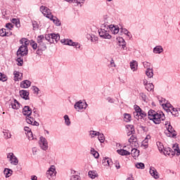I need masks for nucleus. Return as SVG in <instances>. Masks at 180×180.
Segmentation results:
<instances>
[{
    "mask_svg": "<svg viewBox=\"0 0 180 180\" xmlns=\"http://www.w3.org/2000/svg\"><path fill=\"white\" fill-rule=\"evenodd\" d=\"M21 43L22 45L19 48L17 51V61L18 65L22 66L23 65V59H21V57L27 56V45L29 44V40L26 39H21Z\"/></svg>",
    "mask_w": 180,
    "mask_h": 180,
    "instance_id": "1",
    "label": "nucleus"
},
{
    "mask_svg": "<svg viewBox=\"0 0 180 180\" xmlns=\"http://www.w3.org/2000/svg\"><path fill=\"white\" fill-rule=\"evenodd\" d=\"M148 115V119L153 120L155 124H160L161 122L165 120V115L162 112H156L154 110H150Z\"/></svg>",
    "mask_w": 180,
    "mask_h": 180,
    "instance_id": "2",
    "label": "nucleus"
},
{
    "mask_svg": "<svg viewBox=\"0 0 180 180\" xmlns=\"http://www.w3.org/2000/svg\"><path fill=\"white\" fill-rule=\"evenodd\" d=\"M40 12L43 13L44 16H46V18H48V19L52 20L54 25H56V26H60V25H61V22L58 20V18L51 15V11L49 8L42 6L40 7Z\"/></svg>",
    "mask_w": 180,
    "mask_h": 180,
    "instance_id": "3",
    "label": "nucleus"
},
{
    "mask_svg": "<svg viewBox=\"0 0 180 180\" xmlns=\"http://www.w3.org/2000/svg\"><path fill=\"white\" fill-rule=\"evenodd\" d=\"M98 34L103 39H112V36L109 34V25H102L101 28L98 30Z\"/></svg>",
    "mask_w": 180,
    "mask_h": 180,
    "instance_id": "4",
    "label": "nucleus"
},
{
    "mask_svg": "<svg viewBox=\"0 0 180 180\" xmlns=\"http://www.w3.org/2000/svg\"><path fill=\"white\" fill-rule=\"evenodd\" d=\"M165 127L167 129L165 133L167 137H175L176 136V132L172 127V125H171V122L166 121L165 123Z\"/></svg>",
    "mask_w": 180,
    "mask_h": 180,
    "instance_id": "5",
    "label": "nucleus"
},
{
    "mask_svg": "<svg viewBox=\"0 0 180 180\" xmlns=\"http://www.w3.org/2000/svg\"><path fill=\"white\" fill-rule=\"evenodd\" d=\"M87 107L88 104L82 101H79L74 105V108L77 112H84Z\"/></svg>",
    "mask_w": 180,
    "mask_h": 180,
    "instance_id": "6",
    "label": "nucleus"
},
{
    "mask_svg": "<svg viewBox=\"0 0 180 180\" xmlns=\"http://www.w3.org/2000/svg\"><path fill=\"white\" fill-rule=\"evenodd\" d=\"M61 43H64L66 46H72L75 47L76 50H79L81 49V44L78 42H74L72 40L69 39H63L60 40Z\"/></svg>",
    "mask_w": 180,
    "mask_h": 180,
    "instance_id": "7",
    "label": "nucleus"
},
{
    "mask_svg": "<svg viewBox=\"0 0 180 180\" xmlns=\"http://www.w3.org/2000/svg\"><path fill=\"white\" fill-rule=\"evenodd\" d=\"M7 160L11 165L16 166L19 164V160L13 153H9L7 154Z\"/></svg>",
    "mask_w": 180,
    "mask_h": 180,
    "instance_id": "8",
    "label": "nucleus"
},
{
    "mask_svg": "<svg viewBox=\"0 0 180 180\" xmlns=\"http://www.w3.org/2000/svg\"><path fill=\"white\" fill-rule=\"evenodd\" d=\"M56 166L52 165L46 172V178H48V179H56Z\"/></svg>",
    "mask_w": 180,
    "mask_h": 180,
    "instance_id": "9",
    "label": "nucleus"
},
{
    "mask_svg": "<svg viewBox=\"0 0 180 180\" xmlns=\"http://www.w3.org/2000/svg\"><path fill=\"white\" fill-rule=\"evenodd\" d=\"M133 150V147L131 145L124 146V149L117 150V153L120 154V155H130L131 150Z\"/></svg>",
    "mask_w": 180,
    "mask_h": 180,
    "instance_id": "10",
    "label": "nucleus"
},
{
    "mask_svg": "<svg viewBox=\"0 0 180 180\" xmlns=\"http://www.w3.org/2000/svg\"><path fill=\"white\" fill-rule=\"evenodd\" d=\"M39 144L41 150H44V151L49 149V142H47V139H46V138L41 136L39 138Z\"/></svg>",
    "mask_w": 180,
    "mask_h": 180,
    "instance_id": "11",
    "label": "nucleus"
},
{
    "mask_svg": "<svg viewBox=\"0 0 180 180\" xmlns=\"http://www.w3.org/2000/svg\"><path fill=\"white\" fill-rule=\"evenodd\" d=\"M149 173L154 179H160V174H158L157 169L154 167H150Z\"/></svg>",
    "mask_w": 180,
    "mask_h": 180,
    "instance_id": "12",
    "label": "nucleus"
},
{
    "mask_svg": "<svg viewBox=\"0 0 180 180\" xmlns=\"http://www.w3.org/2000/svg\"><path fill=\"white\" fill-rule=\"evenodd\" d=\"M46 39H44V35H39L37 37V43H39V46H41V49H43V50H46V43H44Z\"/></svg>",
    "mask_w": 180,
    "mask_h": 180,
    "instance_id": "13",
    "label": "nucleus"
},
{
    "mask_svg": "<svg viewBox=\"0 0 180 180\" xmlns=\"http://www.w3.org/2000/svg\"><path fill=\"white\" fill-rule=\"evenodd\" d=\"M22 115L29 117L32 115V108L27 105H25L22 109Z\"/></svg>",
    "mask_w": 180,
    "mask_h": 180,
    "instance_id": "14",
    "label": "nucleus"
},
{
    "mask_svg": "<svg viewBox=\"0 0 180 180\" xmlns=\"http://www.w3.org/2000/svg\"><path fill=\"white\" fill-rule=\"evenodd\" d=\"M108 30L113 33V34H117L119 33V27L115 25H109Z\"/></svg>",
    "mask_w": 180,
    "mask_h": 180,
    "instance_id": "15",
    "label": "nucleus"
},
{
    "mask_svg": "<svg viewBox=\"0 0 180 180\" xmlns=\"http://www.w3.org/2000/svg\"><path fill=\"white\" fill-rule=\"evenodd\" d=\"M133 115L135 119H137V120H139V119H143V117H146L147 114H146V112H134Z\"/></svg>",
    "mask_w": 180,
    "mask_h": 180,
    "instance_id": "16",
    "label": "nucleus"
},
{
    "mask_svg": "<svg viewBox=\"0 0 180 180\" xmlns=\"http://www.w3.org/2000/svg\"><path fill=\"white\" fill-rule=\"evenodd\" d=\"M103 19H104V24L103 25H107V26H109L110 23H113V18L109 15H105Z\"/></svg>",
    "mask_w": 180,
    "mask_h": 180,
    "instance_id": "17",
    "label": "nucleus"
},
{
    "mask_svg": "<svg viewBox=\"0 0 180 180\" xmlns=\"http://www.w3.org/2000/svg\"><path fill=\"white\" fill-rule=\"evenodd\" d=\"M88 176L91 179H95V178H98V172H96L95 170H90L88 172Z\"/></svg>",
    "mask_w": 180,
    "mask_h": 180,
    "instance_id": "18",
    "label": "nucleus"
},
{
    "mask_svg": "<svg viewBox=\"0 0 180 180\" xmlns=\"http://www.w3.org/2000/svg\"><path fill=\"white\" fill-rule=\"evenodd\" d=\"M20 95L21 98H22L23 99H25L26 101L29 99V93L26 90L20 91Z\"/></svg>",
    "mask_w": 180,
    "mask_h": 180,
    "instance_id": "19",
    "label": "nucleus"
},
{
    "mask_svg": "<svg viewBox=\"0 0 180 180\" xmlns=\"http://www.w3.org/2000/svg\"><path fill=\"white\" fill-rule=\"evenodd\" d=\"M130 68L131 71H137V68L139 67V64L137 63V61L133 60L130 62Z\"/></svg>",
    "mask_w": 180,
    "mask_h": 180,
    "instance_id": "20",
    "label": "nucleus"
},
{
    "mask_svg": "<svg viewBox=\"0 0 180 180\" xmlns=\"http://www.w3.org/2000/svg\"><path fill=\"white\" fill-rule=\"evenodd\" d=\"M30 85H32V82L29 80H24L20 83V87L24 89L29 88Z\"/></svg>",
    "mask_w": 180,
    "mask_h": 180,
    "instance_id": "21",
    "label": "nucleus"
},
{
    "mask_svg": "<svg viewBox=\"0 0 180 180\" xmlns=\"http://www.w3.org/2000/svg\"><path fill=\"white\" fill-rule=\"evenodd\" d=\"M4 174L6 176V178H9V176H12V174H13V171L9 168H5L4 170Z\"/></svg>",
    "mask_w": 180,
    "mask_h": 180,
    "instance_id": "22",
    "label": "nucleus"
},
{
    "mask_svg": "<svg viewBox=\"0 0 180 180\" xmlns=\"http://www.w3.org/2000/svg\"><path fill=\"white\" fill-rule=\"evenodd\" d=\"M162 51H164V49L161 46H156L153 49V53L155 54H161V53H162Z\"/></svg>",
    "mask_w": 180,
    "mask_h": 180,
    "instance_id": "23",
    "label": "nucleus"
},
{
    "mask_svg": "<svg viewBox=\"0 0 180 180\" xmlns=\"http://www.w3.org/2000/svg\"><path fill=\"white\" fill-rule=\"evenodd\" d=\"M110 164H112V160H110L109 158H105L103 159V165L104 167H110Z\"/></svg>",
    "mask_w": 180,
    "mask_h": 180,
    "instance_id": "24",
    "label": "nucleus"
},
{
    "mask_svg": "<svg viewBox=\"0 0 180 180\" xmlns=\"http://www.w3.org/2000/svg\"><path fill=\"white\" fill-rule=\"evenodd\" d=\"M130 154L134 158H136L140 155V150H137L136 148H132Z\"/></svg>",
    "mask_w": 180,
    "mask_h": 180,
    "instance_id": "25",
    "label": "nucleus"
},
{
    "mask_svg": "<svg viewBox=\"0 0 180 180\" xmlns=\"http://www.w3.org/2000/svg\"><path fill=\"white\" fill-rule=\"evenodd\" d=\"M13 74L15 81H19V79H22V77H23V75L18 71H14Z\"/></svg>",
    "mask_w": 180,
    "mask_h": 180,
    "instance_id": "26",
    "label": "nucleus"
},
{
    "mask_svg": "<svg viewBox=\"0 0 180 180\" xmlns=\"http://www.w3.org/2000/svg\"><path fill=\"white\" fill-rule=\"evenodd\" d=\"M172 105H171V103H166L165 106L163 107V109H165V110H166V112H167V113H172Z\"/></svg>",
    "mask_w": 180,
    "mask_h": 180,
    "instance_id": "27",
    "label": "nucleus"
},
{
    "mask_svg": "<svg viewBox=\"0 0 180 180\" xmlns=\"http://www.w3.org/2000/svg\"><path fill=\"white\" fill-rule=\"evenodd\" d=\"M11 108H12V109L18 110L20 108V104H19V102H18V101L14 100L11 103Z\"/></svg>",
    "mask_w": 180,
    "mask_h": 180,
    "instance_id": "28",
    "label": "nucleus"
},
{
    "mask_svg": "<svg viewBox=\"0 0 180 180\" xmlns=\"http://www.w3.org/2000/svg\"><path fill=\"white\" fill-rule=\"evenodd\" d=\"M172 148L174 153H176V155L177 156H179L180 155L179 145H178V143H175L173 145Z\"/></svg>",
    "mask_w": 180,
    "mask_h": 180,
    "instance_id": "29",
    "label": "nucleus"
},
{
    "mask_svg": "<svg viewBox=\"0 0 180 180\" xmlns=\"http://www.w3.org/2000/svg\"><path fill=\"white\" fill-rule=\"evenodd\" d=\"M121 32L125 34V36H127L128 39H131V33L127 30L126 28H122L121 29Z\"/></svg>",
    "mask_w": 180,
    "mask_h": 180,
    "instance_id": "30",
    "label": "nucleus"
},
{
    "mask_svg": "<svg viewBox=\"0 0 180 180\" xmlns=\"http://www.w3.org/2000/svg\"><path fill=\"white\" fill-rule=\"evenodd\" d=\"M51 40H53V43H54V41H56V43H57L59 40H60V34H54L53 33L52 35H51Z\"/></svg>",
    "mask_w": 180,
    "mask_h": 180,
    "instance_id": "31",
    "label": "nucleus"
},
{
    "mask_svg": "<svg viewBox=\"0 0 180 180\" xmlns=\"http://www.w3.org/2000/svg\"><path fill=\"white\" fill-rule=\"evenodd\" d=\"M86 37L89 40H91V41H98V37L94 34H88Z\"/></svg>",
    "mask_w": 180,
    "mask_h": 180,
    "instance_id": "32",
    "label": "nucleus"
},
{
    "mask_svg": "<svg viewBox=\"0 0 180 180\" xmlns=\"http://www.w3.org/2000/svg\"><path fill=\"white\" fill-rule=\"evenodd\" d=\"M91 154L94 157V158H99V153L98 151L95 150L94 148H91L90 150Z\"/></svg>",
    "mask_w": 180,
    "mask_h": 180,
    "instance_id": "33",
    "label": "nucleus"
},
{
    "mask_svg": "<svg viewBox=\"0 0 180 180\" xmlns=\"http://www.w3.org/2000/svg\"><path fill=\"white\" fill-rule=\"evenodd\" d=\"M146 74L147 77H148V78H153V77L154 76V73L153 72V68L146 70Z\"/></svg>",
    "mask_w": 180,
    "mask_h": 180,
    "instance_id": "34",
    "label": "nucleus"
},
{
    "mask_svg": "<svg viewBox=\"0 0 180 180\" xmlns=\"http://www.w3.org/2000/svg\"><path fill=\"white\" fill-rule=\"evenodd\" d=\"M63 117L65 120V124H66V126H71V121L70 120V117L65 115Z\"/></svg>",
    "mask_w": 180,
    "mask_h": 180,
    "instance_id": "35",
    "label": "nucleus"
},
{
    "mask_svg": "<svg viewBox=\"0 0 180 180\" xmlns=\"http://www.w3.org/2000/svg\"><path fill=\"white\" fill-rule=\"evenodd\" d=\"M98 139L100 141V143H105V135L98 132Z\"/></svg>",
    "mask_w": 180,
    "mask_h": 180,
    "instance_id": "36",
    "label": "nucleus"
},
{
    "mask_svg": "<svg viewBox=\"0 0 180 180\" xmlns=\"http://www.w3.org/2000/svg\"><path fill=\"white\" fill-rule=\"evenodd\" d=\"M98 134H99V132L96 131H89V136L91 139L96 137V136H98Z\"/></svg>",
    "mask_w": 180,
    "mask_h": 180,
    "instance_id": "37",
    "label": "nucleus"
},
{
    "mask_svg": "<svg viewBox=\"0 0 180 180\" xmlns=\"http://www.w3.org/2000/svg\"><path fill=\"white\" fill-rule=\"evenodd\" d=\"M127 129L129 131V136L130 134H133L134 133V126L131 124L127 125Z\"/></svg>",
    "mask_w": 180,
    "mask_h": 180,
    "instance_id": "38",
    "label": "nucleus"
},
{
    "mask_svg": "<svg viewBox=\"0 0 180 180\" xmlns=\"http://www.w3.org/2000/svg\"><path fill=\"white\" fill-rule=\"evenodd\" d=\"M124 120L127 122H130L131 120V115L127 113L124 114Z\"/></svg>",
    "mask_w": 180,
    "mask_h": 180,
    "instance_id": "39",
    "label": "nucleus"
},
{
    "mask_svg": "<svg viewBox=\"0 0 180 180\" xmlns=\"http://www.w3.org/2000/svg\"><path fill=\"white\" fill-rule=\"evenodd\" d=\"M158 101H159L160 105H161L162 108H165V105H167V103H165V100L162 97H159Z\"/></svg>",
    "mask_w": 180,
    "mask_h": 180,
    "instance_id": "40",
    "label": "nucleus"
},
{
    "mask_svg": "<svg viewBox=\"0 0 180 180\" xmlns=\"http://www.w3.org/2000/svg\"><path fill=\"white\" fill-rule=\"evenodd\" d=\"M51 36H53V34H48L45 35V40H47L51 44H53V39H51Z\"/></svg>",
    "mask_w": 180,
    "mask_h": 180,
    "instance_id": "41",
    "label": "nucleus"
},
{
    "mask_svg": "<svg viewBox=\"0 0 180 180\" xmlns=\"http://www.w3.org/2000/svg\"><path fill=\"white\" fill-rule=\"evenodd\" d=\"M146 89H147V91H153V89H154V84H153V83H149L146 84Z\"/></svg>",
    "mask_w": 180,
    "mask_h": 180,
    "instance_id": "42",
    "label": "nucleus"
},
{
    "mask_svg": "<svg viewBox=\"0 0 180 180\" xmlns=\"http://www.w3.org/2000/svg\"><path fill=\"white\" fill-rule=\"evenodd\" d=\"M172 115L173 116H175V117H178V116H179V115H178V108H175L173 106L172 109Z\"/></svg>",
    "mask_w": 180,
    "mask_h": 180,
    "instance_id": "43",
    "label": "nucleus"
},
{
    "mask_svg": "<svg viewBox=\"0 0 180 180\" xmlns=\"http://www.w3.org/2000/svg\"><path fill=\"white\" fill-rule=\"evenodd\" d=\"M135 167L138 168V169H144V163L143 162L136 163Z\"/></svg>",
    "mask_w": 180,
    "mask_h": 180,
    "instance_id": "44",
    "label": "nucleus"
},
{
    "mask_svg": "<svg viewBox=\"0 0 180 180\" xmlns=\"http://www.w3.org/2000/svg\"><path fill=\"white\" fill-rule=\"evenodd\" d=\"M143 67L144 68L147 70H151L153 68V67L151 66V63H148V62H144L143 63Z\"/></svg>",
    "mask_w": 180,
    "mask_h": 180,
    "instance_id": "45",
    "label": "nucleus"
},
{
    "mask_svg": "<svg viewBox=\"0 0 180 180\" xmlns=\"http://www.w3.org/2000/svg\"><path fill=\"white\" fill-rule=\"evenodd\" d=\"M157 146L159 151L160 153H162V151L164 150V145H162L161 142H157Z\"/></svg>",
    "mask_w": 180,
    "mask_h": 180,
    "instance_id": "46",
    "label": "nucleus"
},
{
    "mask_svg": "<svg viewBox=\"0 0 180 180\" xmlns=\"http://www.w3.org/2000/svg\"><path fill=\"white\" fill-rule=\"evenodd\" d=\"M5 139H11L12 137V134H11V131H6L4 132Z\"/></svg>",
    "mask_w": 180,
    "mask_h": 180,
    "instance_id": "47",
    "label": "nucleus"
},
{
    "mask_svg": "<svg viewBox=\"0 0 180 180\" xmlns=\"http://www.w3.org/2000/svg\"><path fill=\"white\" fill-rule=\"evenodd\" d=\"M6 34H8V32H6V29L2 28L1 30H0V36L4 37L6 36Z\"/></svg>",
    "mask_w": 180,
    "mask_h": 180,
    "instance_id": "48",
    "label": "nucleus"
},
{
    "mask_svg": "<svg viewBox=\"0 0 180 180\" xmlns=\"http://www.w3.org/2000/svg\"><path fill=\"white\" fill-rule=\"evenodd\" d=\"M34 121V119L30 116L29 117H27V119H26V122L27 123H28L29 124H33V122Z\"/></svg>",
    "mask_w": 180,
    "mask_h": 180,
    "instance_id": "49",
    "label": "nucleus"
},
{
    "mask_svg": "<svg viewBox=\"0 0 180 180\" xmlns=\"http://www.w3.org/2000/svg\"><path fill=\"white\" fill-rule=\"evenodd\" d=\"M7 79H8V77H6V75L2 73H0V81L5 82V81H6Z\"/></svg>",
    "mask_w": 180,
    "mask_h": 180,
    "instance_id": "50",
    "label": "nucleus"
},
{
    "mask_svg": "<svg viewBox=\"0 0 180 180\" xmlns=\"http://www.w3.org/2000/svg\"><path fill=\"white\" fill-rule=\"evenodd\" d=\"M134 112H138V113H145L144 112V111H142L141 110V108H140V107H139V106H135V108H134Z\"/></svg>",
    "mask_w": 180,
    "mask_h": 180,
    "instance_id": "51",
    "label": "nucleus"
},
{
    "mask_svg": "<svg viewBox=\"0 0 180 180\" xmlns=\"http://www.w3.org/2000/svg\"><path fill=\"white\" fill-rule=\"evenodd\" d=\"M6 27L8 30H12V29H13V25H12V23H11V22H8V23L6 24Z\"/></svg>",
    "mask_w": 180,
    "mask_h": 180,
    "instance_id": "52",
    "label": "nucleus"
},
{
    "mask_svg": "<svg viewBox=\"0 0 180 180\" xmlns=\"http://www.w3.org/2000/svg\"><path fill=\"white\" fill-rule=\"evenodd\" d=\"M11 22H12V23H15V26H17V27H19V26H20V24L18 22V19H16V18H13L11 20Z\"/></svg>",
    "mask_w": 180,
    "mask_h": 180,
    "instance_id": "53",
    "label": "nucleus"
},
{
    "mask_svg": "<svg viewBox=\"0 0 180 180\" xmlns=\"http://www.w3.org/2000/svg\"><path fill=\"white\" fill-rule=\"evenodd\" d=\"M32 91H34V94H35L36 95H39V92H40V90L37 86H33Z\"/></svg>",
    "mask_w": 180,
    "mask_h": 180,
    "instance_id": "54",
    "label": "nucleus"
},
{
    "mask_svg": "<svg viewBox=\"0 0 180 180\" xmlns=\"http://www.w3.org/2000/svg\"><path fill=\"white\" fill-rule=\"evenodd\" d=\"M85 2V0H74L73 3L76 4L77 5H81V4H84Z\"/></svg>",
    "mask_w": 180,
    "mask_h": 180,
    "instance_id": "55",
    "label": "nucleus"
},
{
    "mask_svg": "<svg viewBox=\"0 0 180 180\" xmlns=\"http://www.w3.org/2000/svg\"><path fill=\"white\" fill-rule=\"evenodd\" d=\"M70 180H81V178L78 175L71 176Z\"/></svg>",
    "mask_w": 180,
    "mask_h": 180,
    "instance_id": "56",
    "label": "nucleus"
},
{
    "mask_svg": "<svg viewBox=\"0 0 180 180\" xmlns=\"http://www.w3.org/2000/svg\"><path fill=\"white\" fill-rule=\"evenodd\" d=\"M147 139H145L143 141V143L141 145V147H143V148H148V143H147Z\"/></svg>",
    "mask_w": 180,
    "mask_h": 180,
    "instance_id": "57",
    "label": "nucleus"
},
{
    "mask_svg": "<svg viewBox=\"0 0 180 180\" xmlns=\"http://www.w3.org/2000/svg\"><path fill=\"white\" fill-rule=\"evenodd\" d=\"M136 139L134 136H131V138L129 139V143L131 144V143H136Z\"/></svg>",
    "mask_w": 180,
    "mask_h": 180,
    "instance_id": "58",
    "label": "nucleus"
},
{
    "mask_svg": "<svg viewBox=\"0 0 180 180\" xmlns=\"http://www.w3.org/2000/svg\"><path fill=\"white\" fill-rule=\"evenodd\" d=\"M27 137H28V139L30 140H33V133L31 132H29L27 134H26Z\"/></svg>",
    "mask_w": 180,
    "mask_h": 180,
    "instance_id": "59",
    "label": "nucleus"
},
{
    "mask_svg": "<svg viewBox=\"0 0 180 180\" xmlns=\"http://www.w3.org/2000/svg\"><path fill=\"white\" fill-rule=\"evenodd\" d=\"M24 130L25 131V134H27V133H30L32 131V129H30V128H29V127H25L24 128Z\"/></svg>",
    "mask_w": 180,
    "mask_h": 180,
    "instance_id": "60",
    "label": "nucleus"
},
{
    "mask_svg": "<svg viewBox=\"0 0 180 180\" xmlns=\"http://www.w3.org/2000/svg\"><path fill=\"white\" fill-rule=\"evenodd\" d=\"M31 46L34 50H36V49H37V44H36V42L31 43Z\"/></svg>",
    "mask_w": 180,
    "mask_h": 180,
    "instance_id": "61",
    "label": "nucleus"
},
{
    "mask_svg": "<svg viewBox=\"0 0 180 180\" xmlns=\"http://www.w3.org/2000/svg\"><path fill=\"white\" fill-rule=\"evenodd\" d=\"M107 101L108 102H109L110 103H113L115 102V100L110 97H108L107 98Z\"/></svg>",
    "mask_w": 180,
    "mask_h": 180,
    "instance_id": "62",
    "label": "nucleus"
},
{
    "mask_svg": "<svg viewBox=\"0 0 180 180\" xmlns=\"http://www.w3.org/2000/svg\"><path fill=\"white\" fill-rule=\"evenodd\" d=\"M33 113H34V117H35L36 119H37V118L39 117V113L37 112V111L34 110V111L33 112Z\"/></svg>",
    "mask_w": 180,
    "mask_h": 180,
    "instance_id": "63",
    "label": "nucleus"
},
{
    "mask_svg": "<svg viewBox=\"0 0 180 180\" xmlns=\"http://www.w3.org/2000/svg\"><path fill=\"white\" fill-rule=\"evenodd\" d=\"M31 180H37V176H31Z\"/></svg>",
    "mask_w": 180,
    "mask_h": 180,
    "instance_id": "64",
    "label": "nucleus"
}]
</instances>
